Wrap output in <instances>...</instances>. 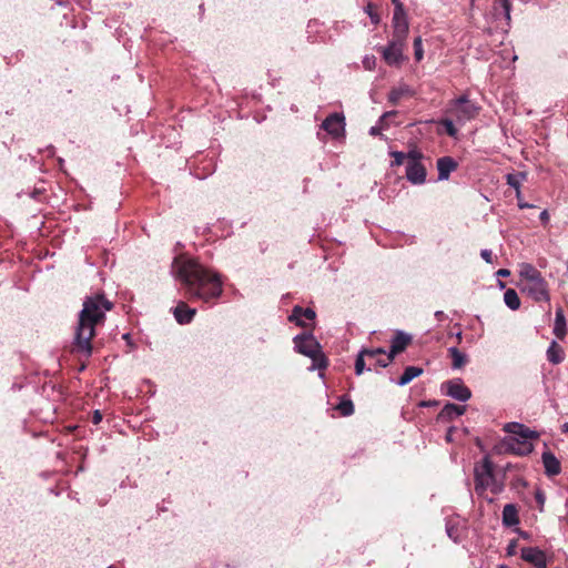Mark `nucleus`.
<instances>
[{"mask_svg":"<svg viewBox=\"0 0 568 568\" xmlns=\"http://www.w3.org/2000/svg\"><path fill=\"white\" fill-rule=\"evenodd\" d=\"M103 292L87 296L83 307L79 313L78 325L71 352L80 359H88L92 355V339L95 336V327L105 322V313L113 308Z\"/></svg>","mask_w":568,"mask_h":568,"instance_id":"f257e3e1","label":"nucleus"},{"mask_svg":"<svg viewBox=\"0 0 568 568\" xmlns=\"http://www.w3.org/2000/svg\"><path fill=\"white\" fill-rule=\"evenodd\" d=\"M176 277L182 282L187 298H199L205 303L221 296L222 281L220 276L205 268L195 260H174Z\"/></svg>","mask_w":568,"mask_h":568,"instance_id":"f03ea898","label":"nucleus"},{"mask_svg":"<svg viewBox=\"0 0 568 568\" xmlns=\"http://www.w3.org/2000/svg\"><path fill=\"white\" fill-rule=\"evenodd\" d=\"M504 430L510 434V436L505 439L507 449L519 456L530 454L534 449L531 440L537 439L539 436L537 432L519 423H508L504 426Z\"/></svg>","mask_w":568,"mask_h":568,"instance_id":"7ed1b4c3","label":"nucleus"},{"mask_svg":"<svg viewBox=\"0 0 568 568\" xmlns=\"http://www.w3.org/2000/svg\"><path fill=\"white\" fill-rule=\"evenodd\" d=\"M475 489L479 494L489 490L493 495L499 494L504 488L503 478L495 473L494 464L486 455L474 468Z\"/></svg>","mask_w":568,"mask_h":568,"instance_id":"20e7f679","label":"nucleus"},{"mask_svg":"<svg viewBox=\"0 0 568 568\" xmlns=\"http://www.w3.org/2000/svg\"><path fill=\"white\" fill-rule=\"evenodd\" d=\"M424 154L413 149L408 152V163L406 165V178L413 184H422L426 180V168L422 163Z\"/></svg>","mask_w":568,"mask_h":568,"instance_id":"39448f33","label":"nucleus"},{"mask_svg":"<svg viewBox=\"0 0 568 568\" xmlns=\"http://www.w3.org/2000/svg\"><path fill=\"white\" fill-rule=\"evenodd\" d=\"M408 31L409 26L404 4H397V8H394L393 34L390 40L406 44Z\"/></svg>","mask_w":568,"mask_h":568,"instance_id":"423d86ee","label":"nucleus"},{"mask_svg":"<svg viewBox=\"0 0 568 568\" xmlns=\"http://www.w3.org/2000/svg\"><path fill=\"white\" fill-rule=\"evenodd\" d=\"M519 287L524 294L532 298L535 302L548 303L550 301L548 284L544 277L526 284H519Z\"/></svg>","mask_w":568,"mask_h":568,"instance_id":"0eeeda50","label":"nucleus"},{"mask_svg":"<svg viewBox=\"0 0 568 568\" xmlns=\"http://www.w3.org/2000/svg\"><path fill=\"white\" fill-rule=\"evenodd\" d=\"M404 48H405L404 43L390 40L386 47L379 48L378 51L382 53L384 61L388 65L398 67V65H400V63L404 60V55H403Z\"/></svg>","mask_w":568,"mask_h":568,"instance_id":"6e6552de","label":"nucleus"},{"mask_svg":"<svg viewBox=\"0 0 568 568\" xmlns=\"http://www.w3.org/2000/svg\"><path fill=\"white\" fill-rule=\"evenodd\" d=\"M295 348L298 353L314 357L321 352L318 342L311 334H301L294 338Z\"/></svg>","mask_w":568,"mask_h":568,"instance_id":"1a4fd4ad","label":"nucleus"},{"mask_svg":"<svg viewBox=\"0 0 568 568\" xmlns=\"http://www.w3.org/2000/svg\"><path fill=\"white\" fill-rule=\"evenodd\" d=\"M321 128L333 138H341L345 133V116L342 113H332L322 122Z\"/></svg>","mask_w":568,"mask_h":568,"instance_id":"9d476101","label":"nucleus"},{"mask_svg":"<svg viewBox=\"0 0 568 568\" xmlns=\"http://www.w3.org/2000/svg\"><path fill=\"white\" fill-rule=\"evenodd\" d=\"M363 354H366V358L368 361V371H372L376 367H386L393 362V358L383 348H364Z\"/></svg>","mask_w":568,"mask_h":568,"instance_id":"9b49d317","label":"nucleus"},{"mask_svg":"<svg viewBox=\"0 0 568 568\" xmlns=\"http://www.w3.org/2000/svg\"><path fill=\"white\" fill-rule=\"evenodd\" d=\"M521 558L532 564L536 568H547L546 554L535 547H525L521 549Z\"/></svg>","mask_w":568,"mask_h":568,"instance_id":"f8f14e48","label":"nucleus"},{"mask_svg":"<svg viewBox=\"0 0 568 568\" xmlns=\"http://www.w3.org/2000/svg\"><path fill=\"white\" fill-rule=\"evenodd\" d=\"M316 313L313 308H303L302 306L296 305L293 307L292 313L288 316V321L295 323L297 326L307 327V325L303 322V318L314 321Z\"/></svg>","mask_w":568,"mask_h":568,"instance_id":"ddd939ff","label":"nucleus"},{"mask_svg":"<svg viewBox=\"0 0 568 568\" xmlns=\"http://www.w3.org/2000/svg\"><path fill=\"white\" fill-rule=\"evenodd\" d=\"M541 460L545 467V473L547 476L552 477L557 476L561 471V465L559 459L549 450L544 452L541 455Z\"/></svg>","mask_w":568,"mask_h":568,"instance_id":"4468645a","label":"nucleus"},{"mask_svg":"<svg viewBox=\"0 0 568 568\" xmlns=\"http://www.w3.org/2000/svg\"><path fill=\"white\" fill-rule=\"evenodd\" d=\"M196 314L195 308H191L185 302H179L174 308V317L179 324H189Z\"/></svg>","mask_w":568,"mask_h":568,"instance_id":"2eb2a0df","label":"nucleus"},{"mask_svg":"<svg viewBox=\"0 0 568 568\" xmlns=\"http://www.w3.org/2000/svg\"><path fill=\"white\" fill-rule=\"evenodd\" d=\"M412 337L403 332H396L395 336L392 339L389 356L394 359V357L404 352L406 347L410 344Z\"/></svg>","mask_w":568,"mask_h":568,"instance_id":"dca6fc26","label":"nucleus"},{"mask_svg":"<svg viewBox=\"0 0 568 568\" xmlns=\"http://www.w3.org/2000/svg\"><path fill=\"white\" fill-rule=\"evenodd\" d=\"M457 162L450 156H443L437 160L438 179L447 180L450 172L457 169Z\"/></svg>","mask_w":568,"mask_h":568,"instance_id":"f3484780","label":"nucleus"},{"mask_svg":"<svg viewBox=\"0 0 568 568\" xmlns=\"http://www.w3.org/2000/svg\"><path fill=\"white\" fill-rule=\"evenodd\" d=\"M519 284H526L528 282H532L537 278L542 277L540 272L534 267L531 264L523 263L519 268Z\"/></svg>","mask_w":568,"mask_h":568,"instance_id":"a211bd4d","label":"nucleus"},{"mask_svg":"<svg viewBox=\"0 0 568 568\" xmlns=\"http://www.w3.org/2000/svg\"><path fill=\"white\" fill-rule=\"evenodd\" d=\"M462 415V407L455 404H446L438 414L437 419L443 422L452 420L454 417Z\"/></svg>","mask_w":568,"mask_h":568,"instance_id":"6ab92c4d","label":"nucleus"},{"mask_svg":"<svg viewBox=\"0 0 568 568\" xmlns=\"http://www.w3.org/2000/svg\"><path fill=\"white\" fill-rule=\"evenodd\" d=\"M503 521L506 526H514L519 523L518 511L515 505L508 504L504 507Z\"/></svg>","mask_w":568,"mask_h":568,"instance_id":"aec40b11","label":"nucleus"},{"mask_svg":"<svg viewBox=\"0 0 568 568\" xmlns=\"http://www.w3.org/2000/svg\"><path fill=\"white\" fill-rule=\"evenodd\" d=\"M554 334L559 338L564 339L566 335V320L561 308L557 310L555 325H554Z\"/></svg>","mask_w":568,"mask_h":568,"instance_id":"412c9836","label":"nucleus"},{"mask_svg":"<svg viewBox=\"0 0 568 568\" xmlns=\"http://www.w3.org/2000/svg\"><path fill=\"white\" fill-rule=\"evenodd\" d=\"M562 353V347L552 341L547 349V358L552 364H559L564 359Z\"/></svg>","mask_w":568,"mask_h":568,"instance_id":"4be33fe9","label":"nucleus"},{"mask_svg":"<svg viewBox=\"0 0 568 568\" xmlns=\"http://www.w3.org/2000/svg\"><path fill=\"white\" fill-rule=\"evenodd\" d=\"M423 369L416 366H407L398 379V384L404 386L410 383L415 377L419 376Z\"/></svg>","mask_w":568,"mask_h":568,"instance_id":"5701e85b","label":"nucleus"},{"mask_svg":"<svg viewBox=\"0 0 568 568\" xmlns=\"http://www.w3.org/2000/svg\"><path fill=\"white\" fill-rule=\"evenodd\" d=\"M412 95V91L407 85H402L390 90L388 94V101L396 105L403 97Z\"/></svg>","mask_w":568,"mask_h":568,"instance_id":"b1692460","label":"nucleus"},{"mask_svg":"<svg viewBox=\"0 0 568 568\" xmlns=\"http://www.w3.org/2000/svg\"><path fill=\"white\" fill-rule=\"evenodd\" d=\"M527 178V174L525 172H518L515 174H507V183L516 190V196L517 199L520 197V184L523 181H525Z\"/></svg>","mask_w":568,"mask_h":568,"instance_id":"393cba45","label":"nucleus"},{"mask_svg":"<svg viewBox=\"0 0 568 568\" xmlns=\"http://www.w3.org/2000/svg\"><path fill=\"white\" fill-rule=\"evenodd\" d=\"M504 302L513 311H516L520 307L519 296L514 288H508L505 291Z\"/></svg>","mask_w":568,"mask_h":568,"instance_id":"a878e982","label":"nucleus"},{"mask_svg":"<svg viewBox=\"0 0 568 568\" xmlns=\"http://www.w3.org/2000/svg\"><path fill=\"white\" fill-rule=\"evenodd\" d=\"M447 387V395L452 396L457 400H462V384L455 383L453 381H448L443 384V388Z\"/></svg>","mask_w":568,"mask_h":568,"instance_id":"bb28decb","label":"nucleus"},{"mask_svg":"<svg viewBox=\"0 0 568 568\" xmlns=\"http://www.w3.org/2000/svg\"><path fill=\"white\" fill-rule=\"evenodd\" d=\"M336 409L339 412V414L344 417L351 416L354 414V404L349 398L343 397L338 405L336 406Z\"/></svg>","mask_w":568,"mask_h":568,"instance_id":"cd10ccee","label":"nucleus"},{"mask_svg":"<svg viewBox=\"0 0 568 568\" xmlns=\"http://www.w3.org/2000/svg\"><path fill=\"white\" fill-rule=\"evenodd\" d=\"M495 9H501V12L507 21V24L510 22V10L511 3L509 0H495Z\"/></svg>","mask_w":568,"mask_h":568,"instance_id":"c85d7f7f","label":"nucleus"},{"mask_svg":"<svg viewBox=\"0 0 568 568\" xmlns=\"http://www.w3.org/2000/svg\"><path fill=\"white\" fill-rule=\"evenodd\" d=\"M439 126L442 132L446 133L449 136H456L458 130L456 129L454 122L449 119H443L439 122Z\"/></svg>","mask_w":568,"mask_h":568,"instance_id":"c756f323","label":"nucleus"},{"mask_svg":"<svg viewBox=\"0 0 568 568\" xmlns=\"http://www.w3.org/2000/svg\"><path fill=\"white\" fill-rule=\"evenodd\" d=\"M365 12L369 16L373 24L377 26L381 22V16L375 3L368 2L365 7Z\"/></svg>","mask_w":568,"mask_h":568,"instance_id":"7c9ffc66","label":"nucleus"},{"mask_svg":"<svg viewBox=\"0 0 568 568\" xmlns=\"http://www.w3.org/2000/svg\"><path fill=\"white\" fill-rule=\"evenodd\" d=\"M390 156L394 159L392 162V165L399 166L406 162L408 163V153H404L400 151H393L390 152Z\"/></svg>","mask_w":568,"mask_h":568,"instance_id":"2f4dec72","label":"nucleus"},{"mask_svg":"<svg viewBox=\"0 0 568 568\" xmlns=\"http://www.w3.org/2000/svg\"><path fill=\"white\" fill-rule=\"evenodd\" d=\"M311 358L313 361V365L318 369L326 368L328 365L327 358L322 352L317 353L314 357Z\"/></svg>","mask_w":568,"mask_h":568,"instance_id":"473e14b6","label":"nucleus"},{"mask_svg":"<svg viewBox=\"0 0 568 568\" xmlns=\"http://www.w3.org/2000/svg\"><path fill=\"white\" fill-rule=\"evenodd\" d=\"M366 354H363V349L357 355V358L355 361V373L356 375H361L364 372L365 364H366Z\"/></svg>","mask_w":568,"mask_h":568,"instance_id":"72a5a7b5","label":"nucleus"},{"mask_svg":"<svg viewBox=\"0 0 568 568\" xmlns=\"http://www.w3.org/2000/svg\"><path fill=\"white\" fill-rule=\"evenodd\" d=\"M446 530L448 536L455 541L458 542L460 538V530L457 526L453 525L450 521L447 523Z\"/></svg>","mask_w":568,"mask_h":568,"instance_id":"f704fd0d","label":"nucleus"},{"mask_svg":"<svg viewBox=\"0 0 568 568\" xmlns=\"http://www.w3.org/2000/svg\"><path fill=\"white\" fill-rule=\"evenodd\" d=\"M414 54L417 61H420L424 57L422 39L419 37L414 40Z\"/></svg>","mask_w":568,"mask_h":568,"instance_id":"c9c22d12","label":"nucleus"},{"mask_svg":"<svg viewBox=\"0 0 568 568\" xmlns=\"http://www.w3.org/2000/svg\"><path fill=\"white\" fill-rule=\"evenodd\" d=\"M449 351L452 353L454 367L460 368L462 367V352L457 347H452Z\"/></svg>","mask_w":568,"mask_h":568,"instance_id":"e433bc0d","label":"nucleus"},{"mask_svg":"<svg viewBox=\"0 0 568 568\" xmlns=\"http://www.w3.org/2000/svg\"><path fill=\"white\" fill-rule=\"evenodd\" d=\"M477 110L478 109L475 108L474 105H469V102L464 97V119L465 118L470 119V118L475 116V114L477 113Z\"/></svg>","mask_w":568,"mask_h":568,"instance_id":"4c0bfd02","label":"nucleus"},{"mask_svg":"<svg viewBox=\"0 0 568 568\" xmlns=\"http://www.w3.org/2000/svg\"><path fill=\"white\" fill-rule=\"evenodd\" d=\"M480 256L487 262L493 263V253L489 250H483Z\"/></svg>","mask_w":568,"mask_h":568,"instance_id":"58836bf2","label":"nucleus"},{"mask_svg":"<svg viewBox=\"0 0 568 568\" xmlns=\"http://www.w3.org/2000/svg\"><path fill=\"white\" fill-rule=\"evenodd\" d=\"M102 418H103L102 413H101L100 410H98V409H97V410H94V412H93V415H92V419H91V420H92V423H93L94 425H98V424H100V423H101Z\"/></svg>","mask_w":568,"mask_h":568,"instance_id":"ea45409f","label":"nucleus"},{"mask_svg":"<svg viewBox=\"0 0 568 568\" xmlns=\"http://www.w3.org/2000/svg\"><path fill=\"white\" fill-rule=\"evenodd\" d=\"M516 546H517V542L516 540H513L508 547H507V555L508 556H514L516 554Z\"/></svg>","mask_w":568,"mask_h":568,"instance_id":"a19ab883","label":"nucleus"},{"mask_svg":"<svg viewBox=\"0 0 568 568\" xmlns=\"http://www.w3.org/2000/svg\"><path fill=\"white\" fill-rule=\"evenodd\" d=\"M457 432V428L456 427H449L447 433H446V436H445V439L447 443H450L453 442V434Z\"/></svg>","mask_w":568,"mask_h":568,"instance_id":"79ce46f5","label":"nucleus"},{"mask_svg":"<svg viewBox=\"0 0 568 568\" xmlns=\"http://www.w3.org/2000/svg\"><path fill=\"white\" fill-rule=\"evenodd\" d=\"M497 275L501 277H507L510 275V271L507 268H500L499 271H497Z\"/></svg>","mask_w":568,"mask_h":568,"instance_id":"37998d69","label":"nucleus"},{"mask_svg":"<svg viewBox=\"0 0 568 568\" xmlns=\"http://www.w3.org/2000/svg\"><path fill=\"white\" fill-rule=\"evenodd\" d=\"M536 499H537L539 506L542 507V505L545 503V496L540 491H538L536 494Z\"/></svg>","mask_w":568,"mask_h":568,"instance_id":"c03bdc74","label":"nucleus"},{"mask_svg":"<svg viewBox=\"0 0 568 568\" xmlns=\"http://www.w3.org/2000/svg\"><path fill=\"white\" fill-rule=\"evenodd\" d=\"M471 396V392L468 387L464 386V402L468 400Z\"/></svg>","mask_w":568,"mask_h":568,"instance_id":"a18cd8bd","label":"nucleus"},{"mask_svg":"<svg viewBox=\"0 0 568 568\" xmlns=\"http://www.w3.org/2000/svg\"><path fill=\"white\" fill-rule=\"evenodd\" d=\"M381 132V129L378 126H372L369 130L371 135H378Z\"/></svg>","mask_w":568,"mask_h":568,"instance_id":"49530a36","label":"nucleus"},{"mask_svg":"<svg viewBox=\"0 0 568 568\" xmlns=\"http://www.w3.org/2000/svg\"><path fill=\"white\" fill-rule=\"evenodd\" d=\"M518 206L520 209L530 207L531 205L524 203V200H521V196L518 199Z\"/></svg>","mask_w":568,"mask_h":568,"instance_id":"de8ad7c7","label":"nucleus"},{"mask_svg":"<svg viewBox=\"0 0 568 568\" xmlns=\"http://www.w3.org/2000/svg\"><path fill=\"white\" fill-rule=\"evenodd\" d=\"M540 219H541V221H545V222L548 221V219H549L548 212L542 211L540 214Z\"/></svg>","mask_w":568,"mask_h":568,"instance_id":"09e8293b","label":"nucleus"},{"mask_svg":"<svg viewBox=\"0 0 568 568\" xmlns=\"http://www.w3.org/2000/svg\"><path fill=\"white\" fill-rule=\"evenodd\" d=\"M422 406H430V405H437V402H422Z\"/></svg>","mask_w":568,"mask_h":568,"instance_id":"8fccbe9b","label":"nucleus"},{"mask_svg":"<svg viewBox=\"0 0 568 568\" xmlns=\"http://www.w3.org/2000/svg\"><path fill=\"white\" fill-rule=\"evenodd\" d=\"M561 430H562V433L568 434V422H567V423H565V424L561 426Z\"/></svg>","mask_w":568,"mask_h":568,"instance_id":"3c124183","label":"nucleus"},{"mask_svg":"<svg viewBox=\"0 0 568 568\" xmlns=\"http://www.w3.org/2000/svg\"><path fill=\"white\" fill-rule=\"evenodd\" d=\"M394 8H397V4H403L399 0H392Z\"/></svg>","mask_w":568,"mask_h":568,"instance_id":"603ef678","label":"nucleus"},{"mask_svg":"<svg viewBox=\"0 0 568 568\" xmlns=\"http://www.w3.org/2000/svg\"><path fill=\"white\" fill-rule=\"evenodd\" d=\"M456 337L462 341V331L455 333Z\"/></svg>","mask_w":568,"mask_h":568,"instance_id":"864d4df0","label":"nucleus"},{"mask_svg":"<svg viewBox=\"0 0 568 568\" xmlns=\"http://www.w3.org/2000/svg\"><path fill=\"white\" fill-rule=\"evenodd\" d=\"M84 369H85V364H84V363H82V364L80 365L79 371H80V372H82V371H84Z\"/></svg>","mask_w":568,"mask_h":568,"instance_id":"5fc2aeb1","label":"nucleus"},{"mask_svg":"<svg viewBox=\"0 0 568 568\" xmlns=\"http://www.w3.org/2000/svg\"><path fill=\"white\" fill-rule=\"evenodd\" d=\"M456 102H457V103H462V98H457V99H456Z\"/></svg>","mask_w":568,"mask_h":568,"instance_id":"6e6d98bb","label":"nucleus"},{"mask_svg":"<svg viewBox=\"0 0 568 568\" xmlns=\"http://www.w3.org/2000/svg\"><path fill=\"white\" fill-rule=\"evenodd\" d=\"M498 568H509V567L506 565H500Z\"/></svg>","mask_w":568,"mask_h":568,"instance_id":"4d7b16f0","label":"nucleus"},{"mask_svg":"<svg viewBox=\"0 0 568 568\" xmlns=\"http://www.w3.org/2000/svg\"><path fill=\"white\" fill-rule=\"evenodd\" d=\"M108 568H113L112 566L108 567Z\"/></svg>","mask_w":568,"mask_h":568,"instance_id":"13d9d810","label":"nucleus"}]
</instances>
